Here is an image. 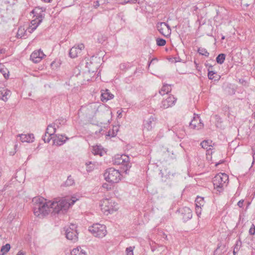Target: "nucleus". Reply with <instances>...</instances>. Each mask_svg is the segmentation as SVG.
Masks as SVG:
<instances>
[{
    "instance_id": "1",
    "label": "nucleus",
    "mask_w": 255,
    "mask_h": 255,
    "mask_svg": "<svg viewBox=\"0 0 255 255\" xmlns=\"http://www.w3.org/2000/svg\"><path fill=\"white\" fill-rule=\"evenodd\" d=\"M76 200L72 199L68 202L65 199H56L54 201H47L43 198H34L32 200L34 214L39 218L47 215L51 211L59 213L60 211L67 210L70 206L73 205Z\"/></svg>"
},
{
    "instance_id": "2",
    "label": "nucleus",
    "mask_w": 255,
    "mask_h": 255,
    "mask_svg": "<svg viewBox=\"0 0 255 255\" xmlns=\"http://www.w3.org/2000/svg\"><path fill=\"white\" fill-rule=\"evenodd\" d=\"M43 12V10H41V8L38 7H36L33 10L32 12L34 14V16H36V18L31 20L30 25L27 28L28 32L30 33L33 32L42 22L43 18L44 17Z\"/></svg>"
},
{
    "instance_id": "3",
    "label": "nucleus",
    "mask_w": 255,
    "mask_h": 255,
    "mask_svg": "<svg viewBox=\"0 0 255 255\" xmlns=\"http://www.w3.org/2000/svg\"><path fill=\"white\" fill-rule=\"evenodd\" d=\"M228 175L226 173H220L216 175L213 180L214 188L219 192L223 191L224 186H226L228 182Z\"/></svg>"
},
{
    "instance_id": "4",
    "label": "nucleus",
    "mask_w": 255,
    "mask_h": 255,
    "mask_svg": "<svg viewBox=\"0 0 255 255\" xmlns=\"http://www.w3.org/2000/svg\"><path fill=\"white\" fill-rule=\"evenodd\" d=\"M98 109V104L96 103H89L82 106L79 110V113L85 115L88 118L95 116Z\"/></svg>"
},
{
    "instance_id": "5",
    "label": "nucleus",
    "mask_w": 255,
    "mask_h": 255,
    "mask_svg": "<svg viewBox=\"0 0 255 255\" xmlns=\"http://www.w3.org/2000/svg\"><path fill=\"white\" fill-rule=\"evenodd\" d=\"M105 180L111 183H118L121 180V174L118 170L113 168L108 169L104 173Z\"/></svg>"
},
{
    "instance_id": "6",
    "label": "nucleus",
    "mask_w": 255,
    "mask_h": 255,
    "mask_svg": "<svg viewBox=\"0 0 255 255\" xmlns=\"http://www.w3.org/2000/svg\"><path fill=\"white\" fill-rule=\"evenodd\" d=\"M89 231L96 237L103 238L107 234L106 226L100 224H94L89 227Z\"/></svg>"
},
{
    "instance_id": "7",
    "label": "nucleus",
    "mask_w": 255,
    "mask_h": 255,
    "mask_svg": "<svg viewBox=\"0 0 255 255\" xmlns=\"http://www.w3.org/2000/svg\"><path fill=\"white\" fill-rule=\"evenodd\" d=\"M113 163L116 165H123L125 168H124L127 171L130 167L129 157L125 154L116 155L113 160Z\"/></svg>"
},
{
    "instance_id": "8",
    "label": "nucleus",
    "mask_w": 255,
    "mask_h": 255,
    "mask_svg": "<svg viewBox=\"0 0 255 255\" xmlns=\"http://www.w3.org/2000/svg\"><path fill=\"white\" fill-rule=\"evenodd\" d=\"M115 204V203L113 202L111 200L105 199L103 201L101 205L102 209L109 214H112L114 211L118 209V208L116 207V205L114 206Z\"/></svg>"
},
{
    "instance_id": "9",
    "label": "nucleus",
    "mask_w": 255,
    "mask_h": 255,
    "mask_svg": "<svg viewBox=\"0 0 255 255\" xmlns=\"http://www.w3.org/2000/svg\"><path fill=\"white\" fill-rule=\"evenodd\" d=\"M156 27L160 33L165 37L169 36L171 34L170 26L165 22L158 23Z\"/></svg>"
},
{
    "instance_id": "10",
    "label": "nucleus",
    "mask_w": 255,
    "mask_h": 255,
    "mask_svg": "<svg viewBox=\"0 0 255 255\" xmlns=\"http://www.w3.org/2000/svg\"><path fill=\"white\" fill-rule=\"evenodd\" d=\"M75 228V225L72 224L69 228H67L65 231L66 238L74 242L77 241L78 239V234L77 231L74 230Z\"/></svg>"
},
{
    "instance_id": "11",
    "label": "nucleus",
    "mask_w": 255,
    "mask_h": 255,
    "mask_svg": "<svg viewBox=\"0 0 255 255\" xmlns=\"http://www.w3.org/2000/svg\"><path fill=\"white\" fill-rule=\"evenodd\" d=\"M84 48L83 44H80L77 46L72 47L69 51V56L72 58H75L81 53L82 50Z\"/></svg>"
},
{
    "instance_id": "12",
    "label": "nucleus",
    "mask_w": 255,
    "mask_h": 255,
    "mask_svg": "<svg viewBox=\"0 0 255 255\" xmlns=\"http://www.w3.org/2000/svg\"><path fill=\"white\" fill-rule=\"evenodd\" d=\"M176 101V99L172 95H170L166 99L162 101L161 108L167 109L173 106Z\"/></svg>"
},
{
    "instance_id": "13",
    "label": "nucleus",
    "mask_w": 255,
    "mask_h": 255,
    "mask_svg": "<svg viewBox=\"0 0 255 255\" xmlns=\"http://www.w3.org/2000/svg\"><path fill=\"white\" fill-rule=\"evenodd\" d=\"M44 56L45 55L43 52L40 50H39L38 51H35L31 53L30 55V59L33 62L37 63L39 62Z\"/></svg>"
},
{
    "instance_id": "14",
    "label": "nucleus",
    "mask_w": 255,
    "mask_h": 255,
    "mask_svg": "<svg viewBox=\"0 0 255 255\" xmlns=\"http://www.w3.org/2000/svg\"><path fill=\"white\" fill-rule=\"evenodd\" d=\"M59 121V120H56L55 123L50 124L47 126L45 132L49 135V136H52L56 132V128L55 125H56L57 127H58V124Z\"/></svg>"
},
{
    "instance_id": "15",
    "label": "nucleus",
    "mask_w": 255,
    "mask_h": 255,
    "mask_svg": "<svg viewBox=\"0 0 255 255\" xmlns=\"http://www.w3.org/2000/svg\"><path fill=\"white\" fill-rule=\"evenodd\" d=\"M55 136V138L53 139V143L58 146L63 144L68 139V137L63 135L56 134Z\"/></svg>"
},
{
    "instance_id": "16",
    "label": "nucleus",
    "mask_w": 255,
    "mask_h": 255,
    "mask_svg": "<svg viewBox=\"0 0 255 255\" xmlns=\"http://www.w3.org/2000/svg\"><path fill=\"white\" fill-rule=\"evenodd\" d=\"M114 96L112 94L109 90L106 89L103 90L101 93V100L103 102H106L109 100L113 99Z\"/></svg>"
},
{
    "instance_id": "17",
    "label": "nucleus",
    "mask_w": 255,
    "mask_h": 255,
    "mask_svg": "<svg viewBox=\"0 0 255 255\" xmlns=\"http://www.w3.org/2000/svg\"><path fill=\"white\" fill-rule=\"evenodd\" d=\"M17 136L20 137V139L22 142H32L34 141V135L32 133L28 134H19Z\"/></svg>"
},
{
    "instance_id": "18",
    "label": "nucleus",
    "mask_w": 255,
    "mask_h": 255,
    "mask_svg": "<svg viewBox=\"0 0 255 255\" xmlns=\"http://www.w3.org/2000/svg\"><path fill=\"white\" fill-rule=\"evenodd\" d=\"M190 126L191 128L193 129L201 128L203 127V124L200 122V120H199V117H194L193 120L190 123Z\"/></svg>"
},
{
    "instance_id": "19",
    "label": "nucleus",
    "mask_w": 255,
    "mask_h": 255,
    "mask_svg": "<svg viewBox=\"0 0 255 255\" xmlns=\"http://www.w3.org/2000/svg\"><path fill=\"white\" fill-rule=\"evenodd\" d=\"M183 216L182 219L184 222H186L192 217V212L190 208L185 207L183 209V212H182Z\"/></svg>"
},
{
    "instance_id": "20",
    "label": "nucleus",
    "mask_w": 255,
    "mask_h": 255,
    "mask_svg": "<svg viewBox=\"0 0 255 255\" xmlns=\"http://www.w3.org/2000/svg\"><path fill=\"white\" fill-rule=\"evenodd\" d=\"M10 91L4 89V88L0 89V99L3 101H6L8 99L7 96L9 95Z\"/></svg>"
},
{
    "instance_id": "21",
    "label": "nucleus",
    "mask_w": 255,
    "mask_h": 255,
    "mask_svg": "<svg viewBox=\"0 0 255 255\" xmlns=\"http://www.w3.org/2000/svg\"><path fill=\"white\" fill-rule=\"evenodd\" d=\"M153 118H150L147 121H145L143 125V129H146L147 130H151L153 125Z\"/></svg>"
},
{
    "instance_id": "22",
    "label": "nucleus",
    "mask_w": 255,
    "mask_h": 255,
    "mask_svg": "<svg viewBox=\"0 0 255 255\" xmlns=\"http://www.w3.org/2000/svg\"><path fill=\"white\" fill-rule=\"evenodd\" d=\"M171 91V87L170 85L164 84L163 85L161 90L159 91L161 95H164L165 94H168Z\"/></svg>"
},
{
    "instance_id": "23",
    "label": "nucleus",
    "mask_w": 255,
    "mask_h": 255,
    "mask_svg": "<svg viewBox=\"0 0 255 255\" xmlns=\"http://www.w3.org/2000/svg\"><path fill=\"white\" fill-rule=\"evenodd\" d=\"M212 141L210 140H205L201 142L200 145L202 148L207 149L209 152L211 149Z\"/></svg>"
},
{
    "instance_id": "24",
    "label": "nucleus",
    "mask_w": 255,
    "mask_h": 255,
    "mask_svg": "<svg viewBox=\"0 0 255 255\" xmlns=\"http://www.w3.org/2000/svg\"><path fill=\"white\" fill-rule=\"evenodd\" d=\"M208 78L210 80H218L220 79V76L217 73L208 70Z\"/></svg>"
},
{
    "instance_id": "25",
    "label": "nucleus",
    "mask_w": 255,
    "mask_h": 255,
    "mask_svg": "<svg viewBox=\"0 0 255 255\" xmlns=\"http://www.w3.org/2000/svg\"><path fill=\"white\" fill-rule=\"evenodd\" d=\"M28 32L27 29L25 30L24 28L22 27H19L18 29L17 33V37L25 38V36L26 35V32Z\"/></svg>"
},
{
    "instance_id": "26",
    "label": "nucleus",
    "mask_w": 255,
    "mask_h": 255,
    "mask_svg": "<svg viewBox=\"0 0 255 255\" xmlns=\"http://www.w3.org/2000/svg\"><path fill=\"white\" fill-rule=\"evenodd\" d=\"M226 54L224 53L220 54L216 57V62L218 64H222L225 60Z\"/></svg>"
},
{
    "instance_id": "27",
    "label": "nucleus",
    "mask_w": 255,
    "mask_h": 255,
    "mask_svg": "<svg viewBox=\"0 0 255 255\" xmlns=\"http://www.w3.org/2000/svg\"><path fill=\"white\" fill-rule=\"evenodd\" d=\"M74 183H75L74 180L71 177V175H69L67 179L66 180V181L64 183L63 185L64 186H66V187H67V186H70L73 185L74 184Z\"/></svg>"
},
{
    "instance_id": "28",
    "label": "nucleus",
    "mask_w": 255,
    "mask_h": 255,
    "mask_svg": "<svg viewBox=\"0 0 255 255\" xmlns=\"http://www.w3.org/2000/svg\"><path fill=\"white\" fill-rule=\"evenodd\" d=\"M10 249V245L9 244H6L5 245L2 246L0 250L1 255H4L9 251Z\"/></svg>"
},
{
    "instance_id": "29",
    "label": "nucleus",
    "mask_w": 255,
    "mask_h": 255,
    "mask_svg": "<svg viewBox=\"0 0 255 255\" xmlns=\"http://www.w3.org/2000/svg\"><path fill=\"white\" fill-rule=\"evenodd\" d=\"M196 206L201 207L203 206L204 204V198L201 197H197L195 200Z\"/></svg>"
},
{
    "instance_id": "30",
    "label": "nucleus",
    "mask_w": 255,
    "mask_h": 255,
    "mask_svg": "<svg viewBox=\"0 0 255 255\" xmlns=\"http://www.w3.org/2000/svg\"><path fill=\"white\" fill-rule=\"evenodd\" d=\"M92 152L95 155H100V156L102 155V150L98 146L93 147Z\"/></svg>"
},
{
    "instance_id": "31",
    "label": "nucleus",
    "mask_w": 255,
    "mask_h": 255,
    "mask_svg": "<svg viewBox=\"0 0 255 255\" xmlns=\"http://www.w3.org/2000/svg\"><path fill=\"white\" fill-rule=\"evenodd\" d=\"M198 52L200 55H204L206 57H208L209 55V53L205 48H199L198 49Z\"/></svg>"
},
{
    "instance_id": "32",
    "label": "nucleus",
    "mask_w": 255,
    "mask_h": 255,
    "mask_svg": "<svg viewBox=\"0 0 255 255\" xmlns=\"http://www.w3.org/2000/svg\"><path fill=\"white\" fill-rule=\"evenodd\" d=\"M173 131L174 132H175L176 134L178 136V137H179V138H183V136H184L185 131H184V130L181 129V130L179 132V133H178L176 131V128H173Z\"/></svg>"
},
{
    "instance_id": "33",
    "label": "nucleus",
    "mask_w": 255,
    "mask_h": 255,
    "mask_svg": "<svg viewBox=\"0 0 255 255\" xmlns=\"http://www.w3.org/2000/svg\"><path fill=\"white\" fill-rule=\"evenodd\" d=\"M156 44L160 46H164L166 44V40L162 38H158L156 39Z\"/></svg>"
},
{
    "instance_id": "34",
    "label": "nucleus",
    "mask_w": 255,
    "mask_h": 255,
    "mask_svg": "<svg viewBox=\"0 0 255 255\" xmlns=\"http://www.w3.org/2000/svg\"><path fill=\"white\" fill-rule=\"evenodd\" d=\"M241 245H242L241 241L240 240L237 241L236 242V244L235 246L234 250L236 251L237 252H238L240 249Z\"/></svg>"
},
{
    "instance_id": "35",
    "label": "nucleus",
    "mask_w": 255,
    "mask_h": 255,
    "mask_svg": "<svg viewBox=\"0 0 255 255\" xmlns=\"http://www.w3.org/2000/svg\"><path fill=\"white\" fill-rule=\"evenodd\" d=\"M0 72L2 74L4 78H6L8 77V71L6 68H1L0 70Z\"/></svg>"
},
{
    "instance_id": "36",
    "label": "nucleus",
    "mask_w": 255,
    "mask_h": 255,
    "mask_svg": "<svg viewBox=\"0 0 255 255\" xmlns=\"http://www.w3.org/2000/svg\"><path fill=\"white\" fill-rule=\"evenodd\" d=\"M92 65V63H87L86 64V67L88 69V72L89 73H94L95 72V70L96 69V68L95 69H92L91 68L90 66Z\"/></svg>"
},
{
    "instance_id": "37",
    "label": "nucleus",
    "mask_w": 255,
    "mask_h": 255,
    "mask_svg": "<svg viewBox=\"0 0 255 255\" xmlns=\"http://www.w3.org/2000/svg\"><path fill=\"white\" fill-rule=\"evenodd\" d=\"M134 247H129L126 249L127 255H133V250Z\"/></svg>"
},
{
    "instance_id": "38",
    "label": "nucleus",
    "mask_w": 255,
    "mask_h": 255,
    "mask_svg": "<svg viewBox=\"0 0 255 255\" xmlns=\"http://www.w3.org/2000/svg\"><path fill=\"white\" fill-rule=\"evenodd\" d=\"M47 133H45V135L43 136L42 139L45 142L48 143L50 141V140L53 138V137L49 136V135H48V136L47 137Z\"/></svg>"
},
{
    "instance_id": "39",
    "label": "nucleus",
    "mask_w": 255,
    "mask_h": 255,
    "mask_svg": "<svg viewBox=\"0 0 255 255\" xmlns=\"http://www.w3.org/2000/svg\"><path fill=\"white\" fill-rule=\"evenodd\" d=\"M80 249L81 250V248H77L76 249H73L71 252V255H78V254L80 252Z\"/></svg>"
},
{
    "instance_id": "40",
    "label": "nucleus",
    "mask_w": 255,
    "mask_h": 255,
    "mask_svg": "<svg viewBox=\"0 0 255 255\" xmlns=\"http://www.w3.org/2000/svg\"><path fill=\"white\" fill-rule=\"evenodd\" d=\"M249 234L251 235H254L255 234V226L254 224L252 225L249 230Z\"/></svg>"
},
{
    "instance_id": "41",
    "label": "nucleus",
    "mask_w": 255,
    "mask_h": 255,
    "mask_svg": "<svg viewBox=\"0 0 255 255\" xmlns=\"http://www.w3.org/2000/svg\"><path fill=\"white\" fill-rule=\"evenodd\" d=\"M80 74V70L78 67H76L73 70V75L77 77Z\"/></svg>"
},
{
    "instance_id": "42",
    "label": "nucleus",
    "mask_w": 255,
    "mask_h": 255,
    "mask_svg": "<svg viewBox=\"0 0 255 255\" xmlns=\"http://www.w3.org/2000/svg\"><path fill=\"white\" fill-rule=\"evenodd\" d=\"M201 207L196 206V212L198 216H199V215H200L201 213Z\"/></svg>"
},
{
    "instance_id": "43",
    "label": "nucleus",
    "mask_w": 255,
    "mask_h": 255,
    "mask_svg": "<svg viewBox=\"0 0 255 255\" xmlns=\"http://www.w3.org/2000/svg\"><path fill=\"white\" fill-rule=\"evenodd\" d=\"M252 150H253V153H252L253 162L252 163V166L254 164L255 161V150L253 148L252 149Z\"/></svg>"
},
{
    "instance_id": "44",
    "label": "nucleus",
    "mask_w": 255,
    "mask_h": 255,
    "mask_svg": "<svg viewBox=\"0 0 255 255\" xmlns=\"http://www.w3.org/2000/svg\"><path fill=\"white\" fill-rule=\"evenodd\" d=\"M244 200H240L238 203V205L239 207L240 208H242L243 205H244Z\"/></svg>"
},
{
    "instance_id": "45",
    "label": "nucleus",
    "mask_w": 255,
    "mask_h": 255,
    "mask_svg": "<svg viewBox=\"0 0 255 255\" xmlns=\"http://www.w3.org/2000/svg\"><path fill=\"white\" fill-rule=\"evenodd\" d=\"M100 3L99 1H96L94 2V7L95 8H97L98 6H99Z\"/></svg>"
},
{
    "instance_id": "46",
    "label": "nucleus",
    "mask_w": 255,
    "mask_h": 255,
    "mask_svg": "<svg viewBox=\"0 0 255 255\" xmlns=\"http://www.w3.org/2000/svg\"><path fill=\"white\" fill-rule=\"evenodd\" d=\"M120 68L122 70H124L126 68V65L125 63L121 64L120 65Z\"/></svg>"
},
{
    "instance_id": "47",
    "label": "nucleus",
    "mask_w": 255,
    "mask_h": 255,
    "mask_svg": "<svg viewBox=\"0 0 255 255\" xmlns=\"http://www.w3.org/2000/svg\"><path fill=\"white\" fill-rule=\"evenodd\" d=\"M78 255H86L85 252L81 249L78 254Z\"/></svg>"
},
{
    "instance_id": "48",
    "label": "nucleus",
    "mask_w": 255,
    "mask_h": 255,
    "mask_svg": "<svg viewBox=\"0 0 255 255\" xmlns=\"http://www.w3.org/2000/svg\"><path fill=\"white\" fill-rule=\"evenodd\" d=\"M137 0H128V2L129 3H135Z\"/></svg>"
},
{
    "instance_id": "49",
    "label": "nucleus",
    "mask_w": 255,
    "mask_h": 255,
    "mask_svg": "<svg viewBox=\"0 0 255 255\" xmlns=\"http://www.w3.org/2000/svg\"><path fill=\"white\" fill-rule=\"evenodd\" d=\"M16 255H25L24 253L21 251H19Z\"/></svg>"
},
{
    "instance_id": "50",
    "label": "nucleus",
    "mask_w": 255,
    "mask_h": 255,
    "mask_svg": "<svg viewBox=\"0 0 255 255\" xmlns=\"http://www.w3.org/2000/svg\"><path fill=\"white\" fill-rule=\"evenodd\" d=\"M102 131H103V129H102V128H101L99 130V131H95V133H96V134H97V135H98L99 133H101Z\"/></svg>"
},
{
    "instance_id": "51",
    "label": "nucleus",
    "mask_w": 255,
    "mask_h": 255,
    "mask_svg": "<svg viewBox=\"0 0 255 255\" xmlns=\"http://www.w3.org/2000/svg\"><path fill=\"white\" fill-rule=\"evenodd\" d=\"M108 184H104L103 185V187L104 188H107V189H108V188H109V187H108Z\"/></svg>"
},
{
    "instance_id": "52",
    "label": "nucleus",
    "mask_w": 255,
    "mask_h": 255,
    "mask_svg": "<svg viewBox=\"0 0 255 255\" xmlns=\"http://www.w3.org/2000/svg\"><path fill=\"white\" fill-rule=\"evenodd\" d=\"M128 3V0H125L124 1H123L122 2V4H125L126 3Z\"/></svg>"
},
{
    "instance_id": "53",
    "label": "nucleus",
    "mask_w": 255,
    "mask_h": 255,
    "mask_svg": "<svg viewBox=\"0 0 255 255\" xmlns=\"http://www.w3.org/2000/svg\"><path fill=\"white\" fill-rule=\"evenodd\" d=\"M157 60V59H155V58L152 59L150 61V62H149V63L148 65L149 66V65H150V64H151V63L153 61H154V60Z\"/></svg>"
},
{
    "instance_id": "54",
    "label": "nucleus",
    "mask_w": 255,
    "mask_h": 255,
    "mask_svg": "<svg viewBox=\"0 0 255 255\" xmlns=\"http://www.w3.org/2000/svg\"><path fill=\"white\" fill-rule=\"evenodd\" d=\"M4 51H5L4 49H2L0 50V54L3 53L4 52Z\"/></svg>"
},
{
    "instance_id": "55",
    "label": "nucleus",
    "mask_w": 255,
    "mask_h": 255,
    "mask_svg": "<svg viewBox=\"0 0 255 255\" xmlns=\"http://www.w3.org/2000/svg\"><path fill=\"white\" fill-rule=\"evenodd\" d=\"M45 2H49L51 0H42Z\"/></svg>"
},
{
    "instance_id": "56",
    "label": "nucleus",
    "mask_w": 255,
    "mask_h": 255,
    "mask_svg": "<svg viewBox=\"0 0 255 255\" xmlns=\"http://www.w3.org/2000/svg\"><path fill=\"white\" fill-rule=\"evenodd\" d=\"M238 252H237L236 251H233V254L234 255H236V254Z\"/></svg>"
},
{
    "instance_id": "57",
    "label": "nucleus",
    "mask_w": 255,
    "mask_h": 255,
    "mask_svg": "<svg viewBox=\"0 0 255 255\" xmlns=\"http://www.w3.org/2000/svg\"><path fill=\"white\" fill-rule=\"evenodd\" d=\"M225 39V36H223L222 37V40H223V39Z\"/></svg>"
}]
</instances>
